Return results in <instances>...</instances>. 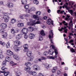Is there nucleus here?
<instances>
[{"label":"nucleus","instance_id":"obj_16","mask_svg":"<svg viewBox=\"0 0 76 76\" xmlns=\"http://www.w3.org/2000/svg\"><path fill=\"white\" fill-rule=\"evenodd\" d=\"M11 23L13 24V23H15L16 22V20L15 18H12L11 19Z\"/></svg>","mask_w":76,"mask_h":76},{"label":"nucleus","instance_id":"obj_17","mask_svg":"<svg viewBox=\"0 0 76 76\" xmlns=\"http://www.w3.org/2000/svg\"><path fill=\"white\" fill-rule=\"evenodd\" d=\"M19 18L21 19H23L25 18V15L24 14H21L19 16Z\"/></svg>","mask_w":76,"mask_h":76},{"label":"nucleus","instance_id":"obj_33","mask_svg":"<svg viewBox=\"0 0 76 76\" xmlns=\"http://www.w3.org/2000/svg\"><path fill=\"white\" fill-rule=\"evenodd\" d=\"M33 3L35 4H38V3H39V2L37 0H34L33 1Z\"/></svg>","mask_w":76,"mask_h":76},{"label":"nucleus","instance_id":"obj_49","mask_svg":"<svg viewBox=\"0 0 76 76\" xmlns=\"http://www.w3.org/2000/svg\"><path fill=\"white\" fill-rule=\"evenodd\" d=\"M43 19H45V20H48V19L47 18V16H45L43 18Z\"/></svg>","mask_w":76,"mask_h":76},{"label":"nucleus","instance_id":"obj_55","mask_svg":"<svg viewBox=\"0 0 76 76\" xmlns=\"http://www.w3.org/2000/svg\"><path fill=\"white\" fill-rule=\"evenodd\" d=\"M73 42V39H71L69 41V42H68V43H69V44H71V43Z\"/></svg>","mask_w":76,"mask_h":76},{"label":"nucleus","instance_id":"obj_13","mask_svg":"<svg viewBox=\"0 0 76 76\" xmlns=\"http://www.w3.org/2000/svg\"><path fill=\"white\" fill-rule=\"evenodd\" d=\"M66 4H64V6H62V8H64L65 6L66 9L67 10H69V8L67 7V5H68V3L66 2Z\"/></svg>","mask_w":76,"mask_h":76},{"label":"nucleus","instance_id":"obj_6","mask_svg":"<svg viewBox=\"0 0 76 76\" xmlns=\"http://www.w3.org/2000/svg\"><path fill=\"white\" fill-rule=\"evenodd\" d=\"M63 29L64 30L65 33H67V29L66 28V27L64 26V28L62 27L61 29H58L59 31H63Z\"/></svg>","mask_w":76,"mask_h":76},{"label":"nucleus","instance_id":"obj_5","mask_svg":"<svg viewBox=\"0 0 76 76\" xmlns=\"http://www.w3.org/2000/svg\"><path fill=\"white\" fill-rule=\"evenodd\" d=\"M28 29L25 28H23L21 31V34L23 35V34H26L28 33Z\"/></svg>","mask_w":76,"mask_h":76},{"label":"nucleus","instance_id":"obj_36","mask_svg":"<svg viewBox=\"0 0 76 76\" xmlns=\"http://www.w3.org/2000/svg\"><path fill=\"white\" fill-rule=\"evenodd\" d=\"M23 35L24 36V38L25 39H27L28 38V36L27 35V34H23Z\"/></svg>","mask_w":76,"mask_h":76},{"label":"nucleus","instance_id":"obj_40","mask_svg":"<svg viewBox=\"0 0 76 76\" xmlns=\"http://www.w3.org/2000/svg\"><path fill=\"white\" fill-rule=\"evenodd\" d=\"M41 23V21H37L36 22L34 23V25H36V24H40Z\"/></svg>","mask_w":76,"mask_h":76},{"label":"nucleus","instance_id":"obj_51","mask_svg":"<svg viewBox=\"0 0 76 76\" xmlns=\"http://www.w3.org/2000/svg\"><path fill=\"white\" fill-rule=\"evenodd\" d=\"M31 11H35V8L34 7H32L31 8Z\"/></svg>","mask_w":76,"mask_h":76},{"label":"nucleus","instance_id":"obj_60","mask_svg":"<svg viewBox=\"0 0 76 76\" xmlns=\"http://www.w3.org/2000/svg\"><path fill=\"white\" fill-rule=\"evenodd\" d=\"M57 74H58V75H59L60 73H61V71H58L57 72Z\"/></svg>","mask_w":76,"mask_h":76},{"label":"nucleus","instance_id":"obj_9","mask_svg":"<svg viewBox=\"0 0 76 76\" xmlns=\"http://www.w3.org/2000/svg\"><path fill=\"white\" fill-rule=\"evenodd\" d=\"M14 45L15 46H18L20 44V42L19 41H16L14 42Z\"/></svg>","mask_w":76,"mask_h":76},{"label":"nucleus","instance_id":"obj_25","mask_svg":"<svg viewBox=\"0 0 76 76\" xmlns=\"http://www.w3.org/2000/svg\"><path fill=\"white\" fill-rule=\"evenodd\" d=\"M21 1L22 4H27V1H26V0H22Z\"/></svg>","mask_w":76,"mask_h":76},{"label":"nucleus","instance_id":"obj_46","mask_svg":"<svg viewBox=\"0 0 76 76\" xmlns=\"http://www.w3.org/2000/svg\"><path fill=\"white\" fill-rule=\"evenodd\" d=\"M66 23V21H64L62 22V23H63V24H64V25H68V23Z\"/></svg>","mask_w":76,"mask_h":76},{"label":"nucleus","instance_id":"obj_29","mask_svg":"<svg viewBox=\"0 0 76 76\" xmlns=\"http://www.w3.org/2000/svg\"><path fill=\"white\" fill-rule=\"evenodd\" d=\"M10 57L9 56H7L5 58V61H10Z\"/></svg>","mask_w":76,"mask_h":76},{"label":"nucleus","instance_id":"obj_4","mask_svg":"<svg viewBox=\"0 0 76 76\" xmlns=\"http://www.w3.org/2000/svg\"><path fill=\"white\" fill-rule=\"evenodd\" d=\"M52 47V49H53L54 50L55 53V57L57 58V54H58V52H57V50L55 49V48L54 47V46L51 45L50 46V48Z\"/></svg>","mask_w":76,"mask_h":76},{"label":"nucleus","instance_id":"obj_23","mask_svg":"<svg viewBox=\"0 0 76 76\" xmlns=\"http://www.w3.org/2000/svg\"><path fill=\"white\" fill-rule=\"evenodd\" d=\"M11 33L12 34H15L16 33V31L14 29H12L11 30Z\"/></svg>","mask_w":76,"mask_h":76},{"label":"nucleus","instance_id":"obj_61","mask_svg":"<svg viewBox=\"0 0 76 76\" xmlns=\"http://www.w3.org/2000/svg\"><path fill=\"white\" fill-rule=\"evenodd\" d=\"M3 4V2L2 1H0V4L1 5H2Z\"/></svg>","mask_w":76,"mask_h":76},{"label":"nucleus","instance_id":"obj_59","mask_svg":"<svg viewBox=\"0 0 76 76\" xmlns=\"http://www.w3.org/2000/svg\"><path fill=\"white\" fill-rule=\"evenodd\" d=\"M24 17H28L29 15L28 14H24Z\"/></svg>","mask_w":76,"mask_h":76},{"label":"nucleus","instance_id":"obj_63","mask_svg":"<svg viewBox=\"0 0 76 76\" xmlns=\"http://www.w3.org/2000/svg\"><path fill=\"white\" fill-rule=\"evenodd\" d=\"M48 13H50V12H51V10H50V9H48Z\"/></svg>","mask_w":76,"mask_h":76},{"label":"nucleus","instance_id":"obj_12","mask_svg":"<svg viewBox=\"0 0 76 76\" xmlns=\"http://www.w3.org/2000/svg\"><path fill=\"white\" fill-rule=\"evenodd\" d=\"M7 54L8 56H12L13 54V53L12 51L10 50H7Z\"/></svg>","mask_w":76,"mask_h":76},{"label":"nucleus","instance_id":"obj_3","mask_svg":"<svg viewBox=\"0 0 76 76\" xmlns=\"http://www.w3.org/2000/svg\"><path fill=\"white\" fill-rule=\"evenodd\" d=\"M27 55L28 57H29L30 60H32L34 58V56H32V52L31 51H28L27 53Z\"/></svg>","mask_w":76,"mask_h":76},{"label":"nucleus","instance_id":"obj_41","mask_svg":"<svg viewBox=\"0 0 76 76\" xmlns=\"http://www.w3.org/2000/svg\"><path fill=\"white\" fill-rule=\"evenodd\" d=\"M23 48H28V45L26 44H25L24 45Z\"/></svg>","mask_w":76,"mask_h":76},{"label":"nucleus","instance_id":"obj_48","mask_svg":"<svg viewBox=\"0 0 76 76\" xmlns=\"http://www.w3.org/2000/svg\"><path fill=\"white\" fill-rule=\"evenodd\" d=\"M2 65L3 66H5L6 65V61H4L2 63Z\"/></svg>","mask_w":76,"mask_h":76},{"label":"nucleus","instance_id":"obj_8","mask_svg":"<svg viewBox=\"0 0 76 76\" xmlns=\"http://www.w3.org/2000/svg\"><path fill=\"white\" fill-rule=\"evenodd\" d=\"M53 30H51L50 31V35L49 36V38L50 39H51V38H53Z\"/></svg>","mask_w":76,"mask_h":76},{"label":"nucleus","instance_id":"obj_56","mask_svg":"<svg viewBox=\"0 0 76 76\" xmlns=\"http://www.w3.org/2000/svg\"><path fill=\"white\" fill-rule=\"evenodd\" d=\"M47 23L48 24V25H50V24H51V21H48L47 22Z\"/></svg>","mask_w":76,"mask_h":76},{"label":"nucleus","instance_id":"obj_18","mask_svg":"<svg viewBox=\"0 0 76 76\" xmlns=\"http://www.w3.org/2000/svg\"><path fill=\"white\" fill-rule=\"evenodd\" d=\"M29 73L30 75H32L33 76H35L37 75V73L34 72L30 71L29 72Z\"/></svg>","mask_w":76,"mask_h":76},{"label":"nucleus","instance_id":"obj_11","mask_svg":"<svg viewBox=\"0 0 76 76\" xmlns=\"http://www.w3.org/2000/svg\"><path fill=\"white\" fill-rule=\"evenodd\" d=\"M3 29H5L7 27V24L5 23H2L1 24V27Z\"/></svg>","mask_w":76,"mask_h":76},{"label":"nucleus","instance_id":"obj_44","mask_svg":"<svg viewBox=\"0 0 76 76\" xmlns=\"http://www.w3.org/2000/svg\"><path fill=\"white\" fill-rule=\"evenodd\" d=\"M23 51L24 52H28V51H29V49H28V48H24V49L23 50Z\"/></svg>","mask_w":76,"mask_h":76},{"label":"nucleus","instance_id":"obj_43","mask_svg":"<svg viewBox=\"0 0 76 76\" xmlns=\"http://www.w3.org/2000/svg\"><path fill=\"white\" fill-rule=\"evenodd\" d=\"M10 43L9 42H8L6 45L7 48H9L10 47Z\"/></svg>","mask_w":76,"mask_h":76},{"label":"nucleus","instance_id":"obj_47","mask_svg":"<svg viewBox=\"0 0 76 76\" xmlns=\"http://www.w3.org/2000/svg\"><path fill=\"white\" fill-rule=\"evenodd\" d=\"M43 39V38H42V36H39V41H42V40Z\"/></svg>","mask_w":76,"mask_h":76},{"label":"nucleus","instance_id":"obj_64","mask_svg":"<svg viewBox=\"0 0 76 76\" xmlns=\"http://www.w3.org/2000/svg\"><path fill=\"white\" fill-rule=\"evenodd\" d=\"M1 45L3 46L5 45H6V43L4 42H3Z\"/></svg>","mask_w":76,"mask_h":76},{"label":"nucleus","instance_id":"obj_20","mask_svg":"<svg viewBox=\"0 0 76 76\" xmlns=\"http://www.w3.org/2000/svg\"><path fill=\"white\" fill-rule=\"evenodd\" d=\"M25 65L27 67H29L31 66V63L29 62H28L25 63Z\"/></svg>","mask_w":76,"mask_h":76},{"label":"nucleus","instance_id":"obj_53","mask_svg":"<svg viewBox=\"0 0 76 76\" xmlns=\"http://www.w3.org/2000/svg\"><path fill=\"white\" fill-rule=\"evenodd\" d=\"M16 33H18L19 32V29L18 28H17L16 29Z\"/></svg>","mask_w":76,"mask_h":76},{"label":"nucleus","instance_id":"obj_30","mask_svg":"<svg viewBox=\"0 0 76 76\" xmlns=\"http://www.w3.org/2000/svg\"><path fill=\"white\" fill-rule=\"evenodd\" d=\"M2 54V50H0V54H1L0 56V58H3L4 57L3 55L1 54Z\"/></svg>","mask_w":76,"mask_h":76},{"label":"nucleus","instance_id":"obj_32","mask_svg":"<svg viewBox=\"0 0 76 76\" xmlns=\"http://www.w3.org/2000/svg\"><path fill=\"white\" fill-rule=\"evenodd\" d=\"M53 53H54V51H53V50L51 49H50L49 51V53H50V54H51V55H52V54H53Z\"/></svg>","mask_w":76,"mask_h":76},{"label":"nucleus","instance_id":"obj_26","mask_svg":"<svg viewBox=\"0 0 76 76\" xmlns=\"http://www.w3.org/2000/svg\"><path fill=\"white\" fill-rule=\"evenodd\" d=\"M13 48L15 51H19V50L18 47H16V46H14L13 47Z\"/></svg>","mask_w":76,"mask_h":76},{"label":"nucleus","instance_id":"obj_38","mask_svg":"<svg viewBox=\"0 0 76 76\" xmlns=\"http://www.w3.org/2000/svg\"><path fill=\"white\" fill-rule=\"evenodd\" d=\"M24 7L26 9H29V5H25Z\"/></svg>","mask_w":76,"mask_h":76},{"label":"nucleus","instance_id":"obj_2","mask_svg":"<svg viewBox=\"0 0 76 76\" xmlns=\"http://www.w3.org/2000/svg\"><path fill=\"white\" fill-rule=\"evenodd\" d=\"M7 15V14L5 13L3 17V18L5 22H6V23L9 22V17Z\"/></svg>","mask_w":76,"mask_h":76},{"label":"nucleus","instance_id":"obj_57","mask_svg":"<svg viewBox=\"0 0 76 76\" xmlns=\"http://www.w3.org/2000/svg\"><path fill=\"white\" fill-rule=\"evenodd\" d=\"M19 73H20V72H19V71H18L16 74V75H19Z\"/></svg>","mask_w":76,"mask_h":76},{"label":"nucleus","instance_id":"obj_37","mask_svg":"<svg viewBox=\"0 0 76 76\" xmlns=\"http://www.w3.org/2000/svg\"><path fill=\"white\" fill-rule=\"evenodd\" d=\"M45 67L46 68H47V69H49V68H50L51 66H50V65L47 64H46L45 65Z\"/></svg>","mask_w":76,"mask_h":76},{"label":"nucleus","instance_id":"obj_21","mask_svg":"<svg viewBox=\"0 0 76 76\" xmlns=\"http://www.w3.org/2000/svg\"><path fill=\"white\" fill-rule=\"evenodd\" d=\"M17 26H18V27H21L22 26H23V23H19L18 24Z\"/></svg>","mask_w":76,"mask_h":76},{"label":"nucleus","instance_id":"obj_22","mask_svg":"<svg viewBox=\"0 0 76 76\" xmlns=\"http://www.w3.org/2000/svg\"><path fill=\"white\" fill-rule=\"evenodd\" d=\"M40 34L42 36H45V33L44 32V31L42 30L41 31Z\"/></svg>","mask_w":76,"mask_h":76},{"label":"nucleus","instance_id":"obj_15","mask_svg":"<svg viewBox=\"0 0 76 76\" xmlns=\"http://www.w3.org/2000/svg\"><path fill=\"white\" fill-rule=\"evenodd\" d=\"M2 36L3 38H6L7 36V34L6 32H4L3 33Z\"/></svg>","mask_w":76,"mask_h":76},{"label":"nucleus","instance_id":"obj_50","mask_svg":"<svg viewBox=\"0 0 76 76\" xmlns=\"http://www.w3.org/2000/svg\"><path fill=\"white\" fill-rule=\"evenodd\" d=\"M49 58H50V59H53V60H54L55 58L53 56H49Z\"/></svg>","mask_w":76,"mask_h":76},{"label":"nucleus","instance_id":"obj_14","mask_svg":"<svg viewBox=\"0 0 76 76\" xmlns=\"http://www.w3.org/2000/svg\"><path fill=\"white\" fill-rule=\"evenodd\" d=\"M35 37V35L33 34H29V37L30 39H33Z\"/></svg>","mask_w":76,"mask_h":76},{"label":"nucleus","instance_id":"obj_7","mask_svg":"<svg viewBox=\"0 0 76 76\" xmlns=\"http://www.w3.org/2000/svg\"><path fill=\"white\" fill-rule=\"evenodd\" d=\"M30 20L31 21L27 23L28 25L29 26H33V25H34V24L32 22H35V20H34V22H33V20H32L31 19H30Z\"/></svg>","mask_w":76,"mask_h":76},{"label":"nucleus","instance_id":"obj_39","mask_svg":"<svg viewBox=\"0 0 76 76\" xmlns=\"http://www.w3.org/2000/svg\"><path fill=\"white\" fill-rule=\"evenodd\" d=\"M57 67H56V69L54 68V69L52 70V72L53 73H55V71L56 70H57Z\"/></svg>","mask_w":76,"mask_h":76},{"label":"nucleus","instance_id":"obj_58","mask_svg":"<svg viewBox=\"0 0 76 76\" xmlns=\"http://www.w3.org/2000/svg\"><path fill=\"white\" fill-rule=\"evenodd\" d=\"M4 31H3V29L1 28L0 29V32H3Z\"/></svg>","mask_w":76,"mask_h":76},{"label":"nucleus","instance_id":"obj_34","mask_svg":"<svg viewBox=\"0 0 76 76\" xmlns=\"http://www.w3.org/2000/svg\"><path fill=\"white\" fill-rule=\"evenodd\" d=\"M70 15H67L66 17L65 18V20H70V19H69V18H70Z\"/></svg>","mask_w":76,"mask_h":76},{"label":"nucleus","instance_id":"obj_1","mask_svg":"<svg viewBox=\"0 0 76 76\" xmlns=\"http://www.w3.org/2000/svg\"><path fill=\"white\" fill-rule=\"evenodd\" d=\"M1 69L2 70V71H0L1 73H4V75L5 76H7L10 73L9 72H7V68H6L5 66H3L2 67Z\"/></svg>","mask_w":76,"mask_h":76},{"label":"nucleus","instance_id":"obj_42","mask_svg":"<svg viewBox=\"0 0 76 76\" xmlns=\"http://www.w3.org/2000/svg\"><path fill=\"white\" fill-rule=\"evenodd\" d=\"M48 54V52L47 51H45L44 52V54L45 56H47Z\"/></svg>","mask_w":76,"mask_h":76},{"label":"nucleus","instance_id":"obj_31","mask_svg":"<svg viewBox=\"0 0 76 76\" xmlns=\"http://www.w3.org/2000/svg\"><path fill=\"white\" fill-rule=\"evenodd\" d=\"M28 29L29 30V31H31V32H32L34 31L33 28H32V27H29L28 28Z\"/></svg>","mask_w":76,"mask_h":76},{"label":"nucleus","instance_id":"obj_62","mask_svg":"<svg viewBox=\"0 0 76 76\" xmlns=\"http://www.w3.org/2000/svg\"><path fill=\"white\" fill-rule=\"evenodd\" d=\"M46 58L44 57H42L41 58V60H45Z\"/></svg>","mask_w":76,"mask_h":76},{"label":"nucleus","instance_id":"obj_28","mask_svg":"<svg viewBox=\"0 0 76 76\" xmlns=\"http://www.w3.org/2000/svg\"><path fill=\"white\" fill-rule=\"evenodd\" d=\"M16 38L17 40L20 39L21 38V36L20 35V34H18L17 35Z\"/></svg>","mask_w":76,"mask_h":76},{"label":"nucleus","instance_id":"obj_10","mask_svg":"<svg viewBox=\"0 0 76 76\" xmlns=\"http://www.w3.org/2000/svg\"><path fill=\"white\" fill-rule=\"evenodd\" d=\"M7 6L8 7H9L10 8H12L13 7V4L11 2L10 3H8L7 4Z\"/></svg>","mask_w":76,"mask_h":76},{"label":"nucleus","instance_id":"obj_19","mask_svg":"<svg viewBox=\"0 0 76 76\" xmlns=\"http://www.w3.org/2000/svg\"><path fill=\"white\" fill-rule=\"evenodd\" d=\"M24 70L26 71V72H29V71H30L31 68L29 67H26L25 68Z\"/></svg>","mask_w":76,"mask_h":76},{"label":"nucleus","instance_id":"obj_35","mask_svg":"<svg viewBox=\"0 0 76 76\" xmlns=\"http://www.w3.org/2000/svg\"><path fill=\"white\" fill-rule=\"evenodd\" d=\"M13 57L14 58H15V59H16V60H18V59H19V58H18V57L16 55H13Z\"/></svg>","mask_w":76,"mask_h":76},{"label":"nucleus","instance_id":"obj_27","mask_svg":"<svg viewBox=\"0 0 76 76\" xmlns=\"http://www.w3.org/2000/svg\"><path fill=\"white\" fill-rule=\"evenodd\" d=\"M33 17L34 19H36V20H39V18H38V17L37 16L34 15H33Z\"/></svg>","mask_w":76,"mask_h":76},{"label":"nucleus","instance_id":"obj_24","mask_svg":"<svg viewBox=\"0 0 76 76\" xmlns=\"http://www.w3.org/2000/svg\"><path fill=\"white\" fill-rule=\"evenodd\" d=\"M38 68H39V66L37 65H34L33 66V69L34 70H37Z\"/></svg>","mask_w":76,"mask_h":76},{"label":"nucleus","instance_id":"obj_45","mask_svg":"<svg viewBox=\"0 0 76 76\" xmlns=\"http://www.w3.org/2000/svg\"><path fill=\"white\" fill-rule=\"evenodd\" d=\"M69 6H70V5H71V4H72V5H73V4H74V2L72 1H70L69 2Z\"/></svg>","mask_w":76,"mask_h":76},{"label":"nucleus","instance_id":"obj_52","mask_svg":"<svg viewBox=\"0 0 76 76\" xmlns=\"http://www.w3.org/2000/svg\"><path fill=\"white\" fill-rule=\"evenodd\" d=\"M38 76H44V75H42V74L41 73H39L38 74Z\"/></svg>","mask_w":76,"mask_h":76},{"label":"nucleus","instance_id":"obj_54","mask_svg":"<svg viewBox=\"0 0 76 76\" xmlns=\"http://www.w3.org/2000/svg\"><path fill=\"white\" fill-rule=\"evenodd\" d=\"M72 53H75V50L73 49L72 48L70 49Z\"/></svg>","mask_w":76,"mask_h":76}]
</instances>
